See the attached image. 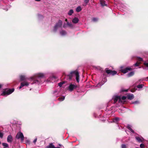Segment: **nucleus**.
<instances>
[{
  "mask_svg": "<svg viewBox=\"0 0 148 148\" xmlns=\"http://www.w3.org/2000/svg\"><path fill=\"white\" fill-rule=\"evenodd\" d=\"M136 140L139 142H142L143 140V138L142 137H135Z\"/></svg>",
  "mask_w": 148,
  "mask_h": 148,
  "instance_id": "13",
  "label": "nucleus"
},
{
  "mask_svg": "<svg viewBox=\"0 0 148 148\" xmlns=\"http://www.w3.org/2000/svg\"><path fill=\"white\" fill-rule=\"evenodd\" d=\"M73 10L72 9H71L68 13V14L69 15H71L73 13Z\"/></svg>",
  "mask_w": 148,
  "mask_h": 148,
  "instance_id": "24",
  "label": "nucleus"
},
{
  "mask_svg": "<svg viewBox=\"0 0 148 148\" xmlns=\"http://www.w3.org/2000/svg\"><path fill=\"white\" fill-rule=\"evenodd\" d=\"M127 90H123V91H127Z\"/></svg>",
  "mask_w": 148,
  "mask_h": 148,
  "instance_id": "47",
  "label": "nucleus"
},
{
  "mask_svg": "<svg viewBox=\"0 0 148 148\" xmlns=\"http://www.w3.org/2000/svg\"><path fill=\"white\" fill-rule=\"evenodd\" d=\"M100 3L102 6H106L107 4L105 3V1L104 0H100Z\"/></svg>",
  "mask_w": 148,
  "mask_h": 148,
  "instance_id": "19",
  "label": "nucleus"
},
{
  "mask_svg": "<svg viewBox=\"0 0 148 148\" xmlns=\"http://www.w3.org/2000/svg\"><path fill=\"white\" fill-rule=\"evenodd\" d=\"M119 120V118L118 117H116L113 119V120L111 121V123L116 122L117 121Z\"/></svg>",
  "mask_w": 148,
  "mask_h": 148,
  "instance_id": "22",
  "label": "nucleus"
},
{
  "mask_svg": "<svg viewBox=\"0 0 148 148\" xmlns=\"http://www.w3.org/2000/svg\"><path fill=\"white\" fill-rule=\"evenodd\" d=\"M62 25V21L61 20H59L58 23L56 24V25L54 27L53 31L54 32L57 31L58 29L61 27Z\"/></svg>",
  "mask_w": 148,
  "mask_h": 148,
  "instance_id": "7",
  "label": "nucleus"
},
{
  "mask_svg": "<svg viewBox=\"0 0 148 148\" xmlns=\"http://www.w3.org/2000/svg\"><path fill=\"white\" fill-rule=\"evenodd\" d=\"M98 20V19L96 18H93L92 19V21L94 22H95L97 21Z\"/></svg>",
  "mask_w": 148,
  "mask_h": 148,
  "instance_id": "32",
  "label": "nucleus"
},
{
  "mask_svg": "<svg viewBox=\"0 0 148 148\" xmlns=\"http://www.w3.org/2000/svg\"><path fill=\"white\" fill-rule=\"evenodd\" d=\"M16 138L17 139H20L22 142H23L24 139V137L23 134L21 132H19L17 133L16 136Z\"/></svg>",
  "mask_w": 148,
  "mask_h": 148,
  "instance_id": "6",
  "label": "nucleus"
},
{
  "mask_svg": "<svg viewBox=\"0 0 148 148\" xmlns=\"http://www.w3.org/2000/svg\"><path fill=\"white\" fill-rule=\"evenodd\" d=\"M132 70V69L130 67H127L125 68L124 66H121L120 68V71L124 73H127L128 71H130Z\"/></svg>",
  "mask_w": 148,
  "mask_h": 148,
  "instance_id": "4",
  "label": "nucleus"
},
{
  "mask_svg": "<svg viewBox=\"0 0 148 148\" xmlns=\"http://www.w3.org/2000/svg\"><path fill=\"white\" fill-rule=\"evenodd\" d=\"M144 65L146 67L148 68V62H145L144 63Z\"/></svg>",
  "mask_w": 148,
  "mask_h": 148,
  "instance_id": "33",
  "label": "nucleus"
},
{
  "mask_svg": "<svg viewBox=\"0 0 148 148\" xmlns=\"http://www.w3.org/2000/svg\"><path fill=\"white\" fill-rule=\"evenodd\" d=\"M63 27H64H64H65V25L64 24V25H63Z\"/></svg>",
  "mask_w": 148,
  "mask_h": 148,
  "instance_id": "43",
  "label": "nucleus"
},
{
  "mask_svg": "<svg viewBox=\"0 0 148 148\" xmlns=\"http://www.w3.org/2000/svg\"><path fill=\"white\" fill-rule=\"evenodd\" d=\"M121 148H126V145L124 144H123L121 145Z\"/></svg>",
  "mask_w": 148,
  "mask_h": 148,
  "instance_id": "36",
  "label": "nucleus"
},
{
  "mask_svg": "<svg viewBox=\"0 0 148 148\" xmlns=\"http://www.w3.org/2000/svg\"><path fill=\"white\" fill-rule=\"evenodd\" d=\"M14 89L12 88L3 91L2 93V95L3 96H7L13 92L14 91Z\"/></svg>",
  "mask_w": 148,
  "mask_h": 148,
  "instance_id": "5",
  "label": "nucleus"
},
{
  "mask_svg": "<svg viewBox=\"0 0 148 148\" xmlns=\"http://www.w3.org/2000/svg\"><path fill=\"white\" fill-rule=\"evenodd\" d=\"M3 85L1 84H0V88Z\"/></svg>",
  "mask_w": 148,
  "mask_h": 148,
  "instance_id": "41",
  "label": "nucleus"
},
{
  "mask_svg": "<svg viewBox=\"0 0 148 148\" xmlns=\"http://www.w3.org/2000/svg\"><path fill=\"white\" fill-rule=\"evenodd\" d=\"M137 58L138 60L139 61H142L143 60V59L140 57H138Z\"/></svg>",
  "mask_w": 148,
  "mask_h": 148,
  "instance_id": "31",
  "label": "nucleus"
},
{
  "mask_svg": "<svg viewBox=\"0 0 148 148\" xmlns=\"http://www.w3.org/2000/svg\"><path fill=\"white\" fill-rule=\"evenodd\" d=\"M8 147H4L3 148H8Z\"/></svg>",
  "mask_w": 148,
  "mask_h": 148,
  "instance_id": "48",
  "label": "nucleus"
},
{
  "mask_svg": "<svg viewBox=\"0 0 148 148\" xmlns=\"http://www.w3.org/2000/svg\"><path fill=\"white\" fill-rule=\"evenodd\" d=\"M60 34L61 36H64L66 34V32L64 30H62L60 31Z\"/></svg>",
  "mask_w": 148,
  "mask_h": 148,
  "instance_id": "18",
  "label": "nucleus"
},
{
  "mask_svg": "<svg viewBox=\"0 0 148 148\" xmlns=\"http://www.w3.org/2000/svg\"><path fill=\"white\" fill-rule=\"evenodd\" d=\"M64 99H65V97L63 96L62 97H59L58 98V99L59 101H63Z\"/></svg>",
  "mask_w": 148,
  "mask_h": 148,
  "instance_id": "25",
  "label": "nucleus"
},
{
  "mask_svg": "<svg viewBox=\"0 0 148 148\" xmlns=\"http://www.w3.org/2000/svg\"><path fill=\"white\" fill-rule=\"evenodd\" d=\"M134 71H131L127 74L128 77H131L134 75Z\"/></svg>",
  "mask_w": 148,
  "mask_h": 148,
  "instance_id": "20",
  "label": "nucleus"
},
{
  "mask_svg": "<svg viewBox=\"0 0 148 148\" xmlns=\"http://www.w3.org/2000/svg\"><path fill=\"white\" fill-rule=\"evenodd\" d=\"M55 77H49V78H48L47 81V82H51V80H52V79L53 78H54Z\"/></svg>",
  "mask_w": 148,
  "mask_h": 148,
  "instance_id": "26",
  "label": "nucleus"
},
{
  "mask_svg": "<svg viewBox=\"0 0 148 148\" xmlns=\"http://www.w3.org/2000/svg\"><path fill=\"white\" fill-rule=\"evenodd\" d=\"M139 63L137 62L134 64V66L136 67L138 66L139 65Z\"/></svg>",
  "mask_w": 148,
  "mask_h": 148,
  "instance_id": "38",
  "label": "nucleus"
},
{
  "mask_svg": "<svg viewBox=\"0 0 148 148\" xmlns=\"http://www.w3.org/2000/svg\"><path fill=\"white\" fill-rule=\"evenodd\" d=\"M29 83L27 81H24L21 83V86L19 87V89H21L22 87L24 86H27L29 84Z\"/></svg>",
  "mask_w": 148,
  "mask_h": 148,
  "instance_id": "9",
  "label": "nucleus"
},
{
  "mask_svg": "<svg viewBox=\"0 0 148 148\" xmlns=\"http://www.w3.org/2000/svg\"><path fill=\"white\" fill-rule=\"evenodd\" d=\"M89 0H84V2L85 3V5H86L88 3V2Z\"/></svg>",
  "mask_w": 148,
  "mask_h": 148,
  "instance_id": "30",
  "label": "nucleus"
},
{
  "mask_svg": "<svg viewBox=\"0 0 148 148\" xmlns=\"http://www.w3.org/2000/svg\"><path fill=\"white\" fill-rule=\"evenodd\" d=\"M2 145L4 147H8V145L7 143H2Z\"/></svg>",
  "mask_w": 148,
  "mask_h": 148,
  "instance_id": "27",
  "label": "nucleus"
},
{
  "mask_svg": "<svg viewBox=\"0 0 148 148\" xmlns=\"http://www.w3.org/2000/svg\"><path fill=\"white\" fill-rule=\"evenodd\" d=\"M63 84V82H61L58 83V86L60 87H62V85Z\"/></svg>",
  "mask_w": 148,
  "mask_h": 148,
  "instance_id": "35",
  "label": "nucleus"
},
{
  "mask_svg": "<svg viewBox=\"0 0 148 148\" xmlns=\"http://www.w3.org/2000/svg\"><path fill=\"white\" fill-rule=\"evenodd\" d=\"M65 21L66 22H68L67 21V19H66L65 20Z\"/></svg>",
  "mask_w": 148,
  "mask_h": 148,
  "instance_id": "45",
  "label": "nucleus"
},
{
  "mask_svg": "<svg viewBox=\"0 0 148 148\" xmlns=\"http://www.w3.org/2000/svg\"><path fill=\"white\" fill-rule=\"evenodd\" d=\"M114 101V103H116L118 101V102L120 103L119 105H116V107L119 106L122 104H124L125 102V100L126 99V97L123 96L121 97L120 96H115L113 98Z\"/></svg>",
  "mask_w": 148,
  "mask_h": 148,
  "instance_id": "1",
  "label": "nucleus"
},
{
  "mask_svg": "<svg viewBox=\"0 0 148 148\" xmlns=\"http://www.w3.org/2000/svg\"><path fill=\"white\" fill-rule=\"evenodd\" d=\"M127 97L128 98V99L131 100L134 98V96L132 94H129L127 95L126 98Z\"/></svg>",
  "mask_w": 148,
  "mask_h": 148,
  "instance_id": "14",
  "label": "nucleus"
},
{
  "mask_svg": "<svg viewBox=\"0 0 148 148\" xmlns=\"http://www.w3.org/2000/svg\"><path fill=\"white\" fill-rule=\"evenodd\" d=\"M54 146L52 143H50L49 145L47 146L46 148H54Z\"/></svg>",
  "mask_w": 148,
  "mask_h": 148,
  "instance_id": "21",
  "label": "nucleus"
},
{
  "mask_svg": "<svg viewBox=\"0 0 148 148\" xmlns=\"http://www.w3.org/2000/svg\"><path fill=\"white\" fill-rule=\"evenodd\" d=\"M127 129L132 132L134 133V131L132 130V126L130 125H128L127 126Z\"/></svg>",
  "mask_w": 148,
  "mask_h": 148,
  "instance_id": "16",
  "label": "nucleus"
},
{
  "mask_svg": "<svg viewBox=\"0 0 148 148\" xmlns=\"http://www.w3.org/2000/svg\"><path fill=\"white\" fill-rule=\"evenodd\" d=\"M41 16H42L41 15H38L39 17H40Z\"/></svg>",
  "mask_w": 148,
  "mask_h": 148,
  "instance_id": "42",
  "label": "nucleus"
},
{
  "mask_svg": "<svg viewBox=\"0 0 148 148\" xmlns=\"http://www.w3.org/2000/svg\"><path fill=\"white\" fill-rule=\"evenodd\" d=\"M37 139L36 138L34 139V140L33 141V143H35L36 142Z\"/></svg>",
  "mask_w": 148,
  "mask_h": 148,
  "instance_id": "40",
  "label": "nucleus"
},
{
  "mask_svg": "<svg viewBox=\"0 0 148 148\" xmlns=\"http://www.w3.org/2000/svg\"><path fill=\"white\" fill-rule=\"evenodd\" d=\"M67 25L70 27H73L72 24L71 23H69L68 22L67 23Z\"/></svg>",
  "mask_w": 148,
  "mask_h": 148,
  "instance_id": "29",
  "label": "nucleus"
},
{
  "mask_svg": "<svg viewBox=\"0 0 148 148\" xmlns=\"http://www.w3.org/2000/svg\"><path fill=\"white\" fill-rule=\"evenodd\" d=\"M3 136V134L2 133L0 132V137L1 138H2Z\"/></svg>",
  "mask_w": 148,
  "mask_h": 148,
  "instance_id": "37",
  "label": "nucleus"
},
{
  "mask_svg": "<svg viewBox=\"0 0 148 148\" xmlns=\"http://www.w3.org/2000/svg\"><path fill=\"white\" fill-rule=\"evenodd\" d=\"M60 145V146H61V145Z\"/></svg>",
  "mask_w": 148,
  "mask_h": 148,
  "instance_id": "50",
  "label": "nucleus"
},
{
  "mask_svg": "<svg viewBox=\"0 0 148 148\" xmlns=\"http://www.w3.org/2000/svg\"><path fill=\"white\" fill-rule=\"evenodd\" d=\"M54 148H60L59 147H54Z\"/></svg>",
  "mask_w": 148,
  "mask_h": 148,
  "instance_id": "46",
  "label": "nucleus"
},
{
  "mask_svg": "<svg viewBox=\"0 0 148 148\" xmlns=\"http://www.w3.org/2000/svg\"><path fill=\"white\" fill-rule=\"evenodd\" d=\"M82 10V8L80 6H79L77 7L76 9V11L77 12H79Z\"/></svg>",
  "mask_w": 148,
  "mask_h": 148,
  "instance_id": "23",
  "label": "nucleus"
},
{
  "mask_svg": "<svg viewBox=\"0 0 148 148\" xmlns=\"http://www.w3.org/2000/svg\"><path fill=\"white\" fill-rule=\"evenodd\" d=\"M77 87V86L76 85L71 84L69 87V90L70 91H72L73 90Z\"/></svg>",
  "mask_w": 148,
  "mask_h": 148,
  "instance_id": "10",
  "label": "nucleus"
},
{
  "mask_svg": "<svg viewBox=\"0 0 148 148\" xmlns=\"http://www.w3.org/2000/svg\"><path fill=\"white\" fill-rule=\"evenodd\" d=\"M1 142L0 141V144H1Z\"/></svg>",
  "mask_w": 148,
  "mask_h": 148,
  "instance_id": "49",
  "label": "nucleus"
},
{
  "mask_svg": "<svg viewBox=\"0 0 148 148\" xmlns=\"http://www.w3.org/2000/svg\"><path fill=\"white\" fill-rule=\"evenodd\" d=\"M140 147L141 148H144V145L143 144H141L140 145Z\"/></svg>",
  "mask_w": 148,
  "mask_h": 148,
  "instance_id": "34",
  "label": "nucleus"
},
{
  "mask_svg": "<svg viewBox=\"0 0 148 148\" xmlns=\"http://www.w3.org/2000/svg\"><path fill=\"white\" fill-rule=\"evenodd\" d=\"M106 72L108 74H110V75H114L116 74L117 72L115 71H112L110 70H108L107 69H105Z\"/></svg>",
  "mask_w": 148,
  "mask_h": 148,
  "instance_id": "8",
  "label": "nucleus"
},
{
  "mask_svg": "<svg viewBox=\"0 0 148 148\" xmlns=\"http://www.w3.org/2000/svg\"><path fill=\"white\" fill-rule=\"evenodd\" d=\"M107 81L106 79V78L104 79V80L102 81V82L101 84H98L97 86L98 87H100L101 86L103 85Z\"/></svg>",
  "mask_w": 148,
  "mask_h": 148,
  "instance_id": "12",
  "label": "nucleus"
},
{
  "mask_svg": "<svg viewBox=\"0 0 148 148\" xmlns=\"http://www.w3.org/2000/svg\"><path fill=\"white\" fill-rule=\"evenodd\" d=\"M139 103V102L138 101H135L133 102V104H135Z\"/></svg>",
  "mask_w": 148,
  "mask_h": 148,
  "instance_id": "39",
  "label": "nucleus"
},
{
  "mask_svg": "<svg viewBox=\"0 0 148 148\" xmlns=\"http://www.w3.org/2000/svg\"><path fill=\"white\" fill-rule=\"evenodd\" d=\"M74 76H75V78L77 82H79V73L78 72L76 71H72L71 72L70 74H69L68 75V77H69V79L70 80L72 78V77Z\"/></svg>",
  "mask_w": 148,
  "mask_h": 148,
  "instance_id": "3",
  "label": "nucleus"
},
{
  "mask_svg": "<svg viewBox=\"0 0 148 148\" xmlns=\"http://www.w3.org/2000/svg\"><path fill=\"white\" fill-rule=\"evenodd\" d=\"M7 140L8 142L11 143L13 140V138L11 135H9L7 137Z\"/></svg>",
  "mask_w": 148,
  "mask_h": 148,
  "instance_id": "11",
  "label": "nucleus"
},
{
  "mask_svg": "<svg viewBox=\"0 0 148 148\" xmlns=\"http://www.w3.org/2000/svg\"><path fill=\"white\" fill-rule=\"evenodd\" d=\"M36 1H40V0H35Z\"/></svg>",
  "mask_w": 148,
  "mask_h": 148,
  "instance_id": "44",
  "label": "nucleus"
},
{
  "mask_svg": "<svg viewBox=\"0 0 148 148\" xmlns=\"http://www.w3.org/2000/svg\"><path fill=\"white\" fill-rule=\"evenodd\" d=\"M20 79L21 80L23 81L25 80H26L27 79L25 75H21L20 76Z\"/></svg>",
  "mask_w": 148,
  "mask_h": 148,
  "instance_id": "17",
  "label": "nucleus"
},
{
  "mask_svg": "<svg viewBox=\"0 0 148 148\" xmlns=\"http://www.w3.org/2000/svg\"><path fill=\"white\" fill-rule=\"evenodd\" d=\"M79 21V19L75 17L72 20V21L74 23H76L78 22Z\"/></svg>",
  "mask_w": 148,
  "mask_h": 148,
  "instance_id": "15",
  "label": "nucleus"
},
{
  "mask_svg": "<svg viewBox=\"0 0 148 148\" xmlns=\"http://www.w3.org/2000/svg\"><path fill=\"white\" fill-rule=\"evenodd\" d=\"M143 85L141 84L137 86V87L139 88H141L143 87Z\"/></svg>",
  "mask_w": 148,
  "mask_h": 148,
  "instance_id": "28",
  "label": "nucleus"
},
{
  "mask_svg": "<svg viewBox=\"0 0 148 148\" xmlns=\"http://www.w3.org/2000/svg\"><path fill=\"white\" fill-rule=\"evenodd\" d=\"M44 76V73H37L31 77V79L33 81L34 83L39 84L40 83V82L38 79L43 78Z\"/></svg>",
  "mask_w": 148,
  "mask_h": 148,
  "instance_id": "2",
  "label": "nucleus"
}]
</instances>
